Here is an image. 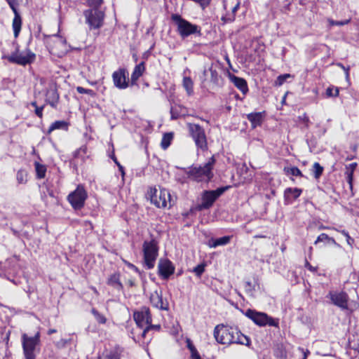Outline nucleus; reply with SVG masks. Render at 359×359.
<instances>
[{"label": "nucleus", "mask_w": 359, "mask_h": 359, "mask_svg": "<svg viewBox=\"0 0 359 359\" xmlns=\"http://www.w3.org/2000/svg\"><path fill=\"white\" fill-rule=\"evenodd\" d=\"M121 350L119 348H116L109 351L104 355V359H121Z\"/></svg>", "instance_id": "c756f323"}, {"label": "nucleus", "mask_w": 359, "mask_h": 359, "mask_svg": "<svg viewBox=\"0 0 359 359\" xmlns=\"http://www.w3.org/2000/svg\"><path fill=\"white\" fill-rule=\"evenodd\" d=\"M114 163L117 165V166L118 167V170L119 171L121 172V175L122 176H124L125 175V172H124V168L119 163V162L117 161L116 158V157H113L112 158Z\"/></svg>", "instance_id": "603ef678"}, {"label": "nucleus", "mask_w": 359, "mask_h": 359, "mask_svg": "<svg viewBox=\"0 0 359 359\" xmlns=\"http://www.w3.org/2000/svg\"><path fill=\"white\" fill-rule=\"evenodd\" d=\"M144 70L145 65L144 62H140L135 67L130 78L131 86L137 85V80L143 74Z\"/></svg>", "instance_id": "4be33fe9"}, {"label": "nucleus", "mask_w": 359, "mask_h": 359, "mask_svg": "<svg viewBox=\"0 0 359 359\" xmlns=\"http://www.w3.org/2000/svg\"><path fill=\"white\" fill-rule=\"evenodd\" d=\"M287 173L292 176L302 177V173L297 167H292L287 170Z\"/></svg>", "instance_id": "37998d69"}, {"label": "nucleus", "mask_w": 359, "mask_h": 359, "mask_svg": "<svg viewBox=\"0 0 359 359\" xmlns=\"http://www.w3.org/2000/svg\"><path fill=\"white\" fill-rule=\"evenodd\" d=\"M58 129L67 130L68 123L66 122L65 121H56L50 125L47 131V133L50 134L53 130Z\"/></svg>", "instance_id": "bb28decb"}, {"label": "nucleus", "mask_w": 359, "mask_h": 359, "mask_svg": "<svg viewBox=\"0 0 359 359\" xmlns=\"http://www.w3.org/2000/svg\"><path fill=\"white\" fill-rule=\"evenodd\" d=\"M160 330H161L160 325H152L151 323H149L145 328H144V330L141 334V336L143 339H145L147 337V335L149 334V332L151 330L159 331Z\"/></svg>", "instance_id": "7c9ffc66"}, {"label": "nucleus", "mask_w": 359, "mask_h": 359, "mask_svg": "<svg viewBox=\"0 0 359 359\" xmlns=\"http://www.w3.org/2000/svg\"><path fill=\"white\" fill-rule=\"evenodd\" d=\"M339 232L346 237L347 243L349 245H352L353 243V239L349 236L348 233L345 230H341Z\"/></svg>", "instance_id": "49530a36"}, {"label": "nucleus", "mask_w": 359, "mask_h": 359, "mask_svg": "<svg viewBox=\"0 0 359 359\" xmlns=\"http://www.w3.org/2000/svg\"><path fill=\"white\" fill-rule=\"evenodd\" d=\"M129 283H130V285H131V286H133V281H131V280H130V281L129 282Z\"/></svg>", "instance_id": "774afa93"}, {"label": "nucleus", "mask_w": 359, "mask_h": 359, "mask_svg": "<svg viewBox=\"0 0 359 359\" xmlns=\"http://www.w3.org/2000/svg\"><path fill=\"white\" fill-rule=\"evenodd\" d=\"M151 203L157 208H170L172 205L171 196L168 189H162L157 194V189L151 188L149 192Z\"/></svg>", "instance_id": "0eeeda50"}, {"label": "nucleus", "mask_w": 359, "mask_h": 359, "mask_svg": "<svg viewBox=\"0 0 359 359\" xmlns=\"http://www.w3.org/2000/svg\"><path fill=\"white\" fill-rule=\"evenodd\" d=\"M238 6H239V4H237L236 6H234V7H233V10H232V11H233V13H235V12L237 11V9H238Z\"/></svg>", "instance_id": "0e129e2a"}, {"label": "nucleus", "mask_w": 359, "mask_h": 359, "mask_svg": "<svg viewBox=\"0 0 359 359\" xmlns=\"http://www.w3.org/2000/svg\"><path fill=\"white\" fill-rule=\"evenodd\" d=\"M245 316L259 326L264 327L266 325H269L278 327V319L273 318L265 313L258 312L252 309H248L245 312Z\"/></svg>", "instance_id": "423d86ee"}, {"label": "nucleus", "mask_w": 359, "mask_h": 359, "mask_svg": "<svg viewBox=\"0 0 359 359\" xmlns=\"http://www.w3.org/2000/svg\"><path fill=\"white\" fill-rule=\"evenodd\" d=\"M218 69L219 67L217 66H214L212 65L208 69H205L203 71L204 78L203 79L202 81L203 82L205 81V77L210 73V81L216 86H220L222 84V77L219 74Z\"/></svg>", "instance_id": "a211bd4d"}, {"label": "nucleus", "mask_w": 359, "mask_h": 359, "mask_svg": "<svg viewBox=\"0 0 359 359\" xmlns=\"http://www.w3.org/2000/svg\"><path fill=\"white\" fill-rule=\"evenodd\" d=\"M229 188V187L226 186L217 188L215 190L205 191L202 195V203L198 205V210L209 209L215 201Z\"/></svg>", "instance_id": "9d476101"}, {"label": "nucleus", "mask_w": 359, "mask_h": 359, "mask_svg": "<svg viewBox=\"0 0 359 359\" xmlns=\"http://www.w3.org/2000/svg\"><path fill=\"white\" fill-rule=\"evenodd\" d=\"M349 22H350V20H344V21H334V20H331L330 21V24L332 25L343 26V25L348 24Z\"/></svg>", "instance_id": "09e8293b"}, {"label": "nucleus", "mask_w": 359, "mask_h": 359, "mask_svg": "<svg viewBox=\"0 0 359 359\" xmlns=\"http://www.w3.org/2000/svg\"><path fill=\"white\" fill-rule=\"evenodd\" d=\"M27 172L25 170H19L17 172L16 179L19 184H24L27 182Z\"/></svg>", "instance_id": "f704fd0d"}, {"label": "nucleus", "mask_w": 359, "mask_h": 359, "mask_svg": "<svg viewBox=\"0 0 359 359\" xmlns=\"http://www.w3.org/2000/svg\"><path fill=\"white\" fill-rule=\"evenodd\" d=\"M231 81L234 86L239 89L243 94H245L248 91V84L246 81L241 77L233 76Z\"/></svg>", "instance_id": "393cba45"}, {"label": "nucleus", "mask_w": 359, "mask_h": 359, "mask_svg": "<svg viewBox=\"0 0 359 359\" xmlns=\"http://www.w3.org/2000/svg\"><path fill=\"white\" fill-rule=\"evenodd\" d=\"M59 98V94L55 87H50L46 90V101L52 107L56 108Z\"/></svg>", "instance_id": "6ab92c4d"}, {"label": "nucleus", "mask_w": 359, "mask_h": 359, "mask_svg": "<svg viewBox=\"0 0 359 359\" xmlns=\"http://www.w3.org/2000/svg\"><path fill=\"white\" fill-rule=\"evenodd\" d=\"M83 15L86 22L90 29H99L103 25L104 13L97 8H90L84 11Z\"/></svg>", "instance_id": "1a4fd4ad"}, {"label": "nucleus", "mask_w": 359, "mask_h": 359, "mask_svg": "<svg viewBox=\"0 0 359 359\" xmlns=\"http://www.w3.org/2000/svg\"><path fill=\"white\" fill-rule=\"evenodd\" d=\"M35 170L36 173V177L38 179H43L46 176V167L38 162H35Z\"/></svg>", "instance_id": "c85d7f7f"}, {"label": "nucleus", "mask_w": 359, "mask_h": 359, "mask_svg": "<svg viewBox=\"0 0 359 359\" xmlns=\"http://www.w3.org/2000/svg\"><path fill=\"white\" fill-rule=\"evenodd\" d=\"M87 198V193L81 185L71 192L67 196V201L75 210H80L84 206L85 201Z\"/></svg>", "instance_id": "f8f14e48"}, {"label": "nucleus", "mask_w": 359, "mask_h": 359, "mask_svg": "<svg viewBox=\"0 0 359 359\" xmlns=\"http://www.w3.org/2000/svg\"><path fill=\"white\" fill-rule=\"evenodd\" d=\"M172 138V136L171 134H165L161 140V147L164 149H167L170 144V141Z\"/></svg>", "instance_id": "c9c22d12"}, {"label": "nucleus", "mask_w": 359, "mask_h": 359, "mask_svg": "<svg viewBox=\"0 0 359 359\" xmlns=\"http://www.w3.org/2000/svg\"><path fill=\"white\" fill-rule=\"evenodd\" d=\"M124 262L130 269L134 270L136 273H140L138 268L137 266H135L134 264H133L128 262H126V261H125Z\"/></svg>", "instance_id": "5fc2aeb1"}, {"label": "nucleus", "mask_w": 359, "mask_h": 359, "mask_svg": "<svg viewBox=\"0 0 359 359\" xmlns=\"http://www.w3.org/2000/svg\"><path fill=\"white\" fill-rule=\"evenodd\" d=\"M70 342V339H62L57 344L58 347H65L67 344Z\"/></svg>", "instance_id": "864d4df0"}, {"label": "nucleus", "mask_w": 359, "mask_h": 359, "mask_svg": "<svg viewBox=\"0 0 359 359\" xmlns=\"http://www.w3.org/2000/svg\"><path fill=\"white\" fill-rule=\"evenodd\" d=\"M57 332V330L55 329H50L48 331V334L50 335L53 333H55Z\"/></svg>", "instance_id": "680f3d73"}, {"label": "nucleus", "mask_w": 359, "mask_h": 359, "mask_svg": "<svg viewBox=\"0 0 359 359\" xmlns=\"http://www.w3.org/2000/svg\"><path fill=\"white\" fill-rule=\"evenodd\" d=\"M171 20L177 25V31L182 39H185L191 34H197L201 35V29L199 26L192 24L188 20L182 18L178 14H172Z\"/></svg>", "instance_id": "7ed1b4c3"}, {"label": "nucleus", "mask_w": 359, "mask_h": 359, "mask_svg": "<svg viewBox=\"0 0 359 359\" xmlns=\"http://www.w3.org/2000/svg\"><path fill=\"white\" fill-rule=\"evenodd\" d=\"M327 97H337L339 95V88L333 86L328 87L326 90Z\"/></svg>", "instance_id": "4c0bfd02"}, {"label": "nucleus", "mask_w": 359, "mask_h": 359, "mask_svg": "<svg viewBox=\"0 0 359 359\" xmlns=\"http://www.w3.org/2000/svg\"><path fill=\"white\" fill-rule=\"evenodd\" d=\"M150 302L154 307L160 310L168 311L169 304L167 299H163L162 291H154L150 295Z\"/></svg>", "instance_id": "dca6fc26"}, {"label": "nucleus", "mask_w": 359, "mask_h": 359, "mask_svg": "<svg viewBox=\"0 0 359 359\" xmlns=\"http://www.w3.org/2000/svg\"><path fill=\"white\" fill-rule=\"evenodd\" d=\"M306 267L310 270L311 271H316V268H314L313 266H312L307 261L306 262V264H305Z\"/></svg>", "instance_id": "bf43d9fd"}, {"label": "nucleus", "mask_w": 359, "mask_h": 359, "mask_svg": "<svg viewBox=\"0 0 359 359\" xmlns=\"http://www.w3.org/2000/svg\"><path fill=\"white\" fill-rule=\"evenodd\" d=\"M299 350L303 353V358L306 359L307 356L309 355L310 352L309 350H304L303 348L299 347Z\"/></svg>", "instance_id": "13d9d810"}, {"label": "nucleus", "mask_w": 359, "mask_h": 359, "mask_svg": "<svg viewBox=\"0 0 359 359\" xmlns=\"http://www.w3.org/2000/svg\"><path fill=\"white\" fill-rule=\"evenodd\" d=\"M356 166H357L356 163H352L349 164L348 165H347L346 168H348V170L351 169L352 170H355Z\"/></svg>", "instance_id": "052dcab7"}, {"label": "nucleus", "mask_w": 359, "mask_h": 359, "mask_svg": "<svg viewBox=\"0 0 359 359\" xmlns=\"http://www.w3.org/2000/svg\"><path fill=\"white\" fill-rule=\"evenodd\" d=\"M188 128L196 147L203 151H206L208 142L204 128L196 123H188Z\"/></svg>", "instance_id": "6e6552de"}, {"label": "nucleus", "mask_w": 359, "mask_h": 359, "mask_svg": "<svg viewBox=\"0 0 359 359\" xmlns=\"http://www.w3.org/2000/svg\"><path fill=\"white\" fill-rule=\"evenodd\" d=\"M191 359H202V358H201V357L200 354H199V353H198V354H196V355H194V356L191 357Z\"/></svg>", "instance_id": "e2e57ef3"}, {"label": "nucleus", "mask_w": 359, "mask_h": 359, "mask_svg": "<svg viewBox=\"0 0 359 359\" xmlns=\"http://www.w3.org/2000/svg\"><path fill=\"white\" fill-rule=\"evenodd\" d=\"M151 338H152L151 334H149V337H148V342H149L151 341Z\"/></svg>", "instance_id": "338daca9"}, {"label": "nucleus", "mask_w": 359, "mask_h": 359, "mask_svg": "<svg viewBox=\"0 0 359 359\" xmlns=\"http://www.w3.org/2000/svg\"><path fill=\"white\" fill-rule=\"evenodd\" d=\"M43 108H44V105L41 106V107H38V106H36V108H35V110H34V112H35V114L39 117V118H42L43 116Z\"/></svg>", "instance_id": "8fccbe9b"}, {"label": "nucleus", "mask_w": 359, "mask_h": 359, "mask_svg": "<svg viewBox=\"0 0 359 359\" xmlns=\"http://www.w3.org/2000/svg\"><path fill=\"white\" fill-rule=\"evenodd\" d=\"M91 313L94 316V317L97 323H99L100 324L106 323V322H107L106 317L104 315H102V313H100L97 310L93 308L91 309Z\"/></svg>", "instance_id": "2f4dec72"}, {"label": "nucleus", "mask_w": 359, "mask_h": 359, "mask_svg": "<svg viewBox=\"0 0 359 359\" xmlns=\"http://www.w3.org/2000/svg\"><path fill=\"white\" fill-rule=\"evenodd\" d=\"M214 337L217 343L229 346L232 344L250 346V339L244 335L237 327L217 325L214 329Z\"/></svg>", "instance_id": "f257e3e1"}, {"label": "nucleus", "mask_w": 359, "mask_h": 359, "mask_svg": "<svg viewBox=\"0 0 359 359\" xmlns=\"http://www.w3.org/2000/svg\"><path fill=\"white\" fill-rule=\"evenodd\" d=\"M144 263L148 269H153L158 255V242L155 239L145 241L142 245Z\"/></svg>", "instance_id": "39448f33"}, {"label": "nucleus", "mask_w": 359, "mask_h": 359, "mask_svg": "<svg viewBox=\"0 0 359 359\" xmlns=\"http://www.w3.org/2000/svg\"><path fill=\"white\" fill-rule=\"evenodd\" d=\"M326 297L331 300L332 304L338 306L341 309H348L349 297L346 292L343 291H330Z\"/></svg>", "instance_id": "ddd939ff"}, {"label": "nucleus", "mask_w": 359, "mask_h": 359, "mask_svg": "<svg viewBox=\"0 0 359 359\" xmlns=\"http://www.w3.org/2000/svg\"><path fill=\"white\" fill-rule=\"evenodd\" d=\"M10 8L12 9L13 8H16L18 4V0H6Z\"/></svg>", "instance_id": "4d7b16f0"}, {"label": "nucleus", "mask_w": 359, "mask_h": 359, "mask_svg": "<svg viewBox=\"0 0 359 359\" xmlns=\"http://www.w3.org/2000/svg\"><path fill=\"white\" fill-rule=\"evenodd\" d=\"M232 236H225L218 238H210L208 241V246L210 248H215L218 246L226 245L229 243Z\"/></svg>", "instance_id": "5701e85b"}, {"label": "nucleus", "mask_w": 359, "mask_h": 359, "mask_svg": "<svg viewBox=\"0 0 359 359\" xmlns=\"http://www.w3.org/2000/svg\"><path fill=\"white\" fill-rule=\"evenodd\" d=\"M76 91L79 93H81V94H88L90 96H94L95 95V92L91 90V89H87V88H84L81 86H78L76 88Z\"/></svg>", "instance_id": "79ce46f5"}, {"label": "nucleus", "mask_w": 359, "mask_h": 359, "mask_svg": "<svg viewBox=\"0 0 359 359\" xmlns=\"http://www.w3.org/2000/svg\"><path fill=\"white\" fill-rule=\"evenodd\" d=\"M158 269L160 276L165 280L168 279L175 271V266L168 259H160Z\"/></svg>", "instance_id": "f3484780"}, {"label": "nucleus", "mask_w": 359, "mask_h": 359, "mask_svg": "<svg viewBox=\"0 0 359 359\" xmlns=\"http://www.w3.org/2000/svg\"><path fill=\"white\" fill-rule=\"evenodd\" d=\"M247 118L255 128L262 124L263 115L262 112L250 113L247 115Z\"/></svg>", "instance_id": "a878e982"}, {"label": "nucleus", "mask_w": 359, "mask_h": 359, "mask_svg": "<svg viewBox=\"0 0 359 359\" xmlns=\"http://www.w3.org/2000/svg\"><path fill=\"white\" fill-rule=\"evenodd\" d=\"M346 170L345 174L346 175V180L348 183L349 184L350 187H352V182L353 179V172L354 170H352L351 169H349L348 168H346Z\"/></svg>", "instance_id": "c03bdc74"}, {"label": "nucleus", "mask_w": 359, "mask_h": 359, "mask_svg": "<svg viewBox=\"0 0 359 359\" xmlns=\"http://www.w3.org/2000/svg\"><path fill=\"white\" fill-rule=\"evenodd\" d=\"M325 241H329L333 243H336L334 238L329 237L326 233H322L318 236L316 241H315V244Z\"/></svg>", "instance_id": "e433bc0d"}, {"label": "nucleus", "mask_w": 359, "mask_h": 359, "mask_svg": "<svg viewBox=\"0 0 359 359\" xmlns=\"http://www.w3.org/2000/svg\"><path fill=\"white\" fill-rule=\"evenodd\" d=\"M291 77H292V76L290 74H281L278 76L276 84L277 86H282L286 81L287 79Z\"/></svg>", "instance_id": "58836bf2"}, {"label": "nucleus", "mask_w": 359, "mask_h": 359, "mask_svg": "<svg viewBox=\"0 0 359 359\" xmlns=\"http://www.w3.org/2000/svg\"><path fill=\"white\" fill-rule=\"evenodd\" d=\"M125 69H119L112 74V79L114 86L119 89H126L129 86V80L126 76Z\"/></svg>", "instance_id": "2eb2a0df"}, {"label": "nucleus", "mask_w": 359, "mask_h": 359, "mask_svg": "<svg viewBox=\"0 0 359 359\" xmlns=\"http://www.w3.org/2000/svg\"><path fill=\"white\" fill-rule=\"evenodd\" d=\"M313 176L316 179H318L323 172V168L320 165V163L316 162L313 165Z\"/></svg>", "instance_id": "72a5a7b5"}, {"label": "nucleus", "mask_w": 359, "mask_h": 359, "mask_svg": "<svg viewBox=\"0 0 359 359\" xmlns=\"http://www.w3.org/2000/svg\"><path fill=\"white\" fill-rule=\"evenodd\" d=\"M298 118L305 125L306 128H309V118L306 114H304L302 116H299Z\"/></svg>", "instance_id": "de8ad7c7"}, {"label": "nucleus", "mask_w": 359, "mask_h": 359, "mask_svg": "<svg viewBox=\"0 0 359 359\" xmlns=\"http://www.w3.org/2000/svg\"><path fill=\"white\" fill-rule=\"evenodd\" d=\"M205 264H201L195 266L193 269V272L195 273V274L198 277H201L203 273L205 271Z\"/></svg>", "instance_id": "ea45409f"}, {"label": "nucleus", "mask_w": 359, "mask_h": 359, "mask_svg": "<svg viewBox=\"0 0 359 359\" xmlns=\"http://www.w3.org/2000/svg\"><path fill=\"white\" fill-rule=\"evenodd\" d=\"M215 163L214 156L209 158L203 165L192 166L187 172L189 178L196 182H209L213 177L212 170Z\"/></svg>", "instance_id": "f03ea898"}, {"label": "nucleus", "mask_w": 359, "mask_h": 359, "mask_svg": "<svg viewBox=\"0 0 359 359\" xmlns=\"http://www.w3.org/2000/svg\"><path fill=\"white\" fill-rule=\"evenodd\" d=\"M170 115L172 120L177 119L180 116L178 112H177L174 107L170 108Z\"/></svg>", "instance_id": "3c124183"}, {"label": "nucleus", "mask_w": 359, "mask_h": 359, "mask_svg": "<svg viewBox=\"0 0 359 359\" xmlns=\"http://www.w3.org/2000/svg\"><path fill=\"white\" fill-rule=\"evenodd\" d=\"M40 332H37L33 337H29L27 334H22V346L25 359H36L39 351L38 346L40 344Z\"/></svg>", "instance_id": "20e7f679"}, {"label": "nucleus", "mask_w": 359, "mask_h": 359, "mask_svg": "<svg viewBox=\"0 0 359 359\" xmlns=\"http://www.w3.org/2000/svg\"><path fill=\"white\" fill-rule=\"evenodd\" d=\"M35 54L30 50H27L26 53H19L18 48L9 55H4L3 57L7 59L10 62L25 66L32 63L35 60Z\"/></svg>", "instance_id": "9b49d317"}, {"label": "nucleus", "mask_w": 359, "mask_h": 359, "mask_svg": "<svg viewBox=\"0 0 359 359\" xmlns=\"http://www.w3.org/2000/svg\"><path fill=\"white\" fill-rule=\"evenodd\" d=\"M244 289H245V292L248 295H250L251 297L254 296V292L255 291V284H252L250 281L247 280L244 283Z\"/></svg>", "instance_id": "473e14b6"}, {"label": "nucleus", "mask_w": 359, "mask_h": 359, "mask_svg": "<svg viewBox=\"0 0 359 359\" xmlns=\"http://www.w3.org/2000/svg\"><path fill=\"white\" fill-rule=\"evenodd\" d=\"M302 190L299 188H287L284 191V197L286 201L297 199L301 194Z\"/></svg>", "instance_id": "b1692460"}, {"label": "nucleus", "mask_w": 359, "mask_h": 359, "mask_svg": "<svg viewBox=\"0 0 359 359\" xmlns=\"http://www.w3.org/2000/svg\"><path fill=\"white\" fill-rule=\"evenodd\" d=\"M187 348L191 352V358L199 353L189 339H187Z\"/></svg>", "instance_id": "a19ab883"}, {"label": "nucleus", "mask_w": 359, "mask_h": 359, "mask_svg": "<svg viewBox=\"0 0 359 359\" xmlns=\"http://www.w3.org/2000/svg\"><path fill=\"white\" fill-rule=\"evenodd\" d=\"M88 5L91 8H97L102 4V0H88Z\"/></svg>", "instance_id": "a18cd8bd"}, {"label": "nucleus", "mask_w": 359, "mask_h": 359, "mask_svg": "<svg viewBox=\"0 0 359 359\" xmlns=\"http://www.w3.org/2000/svg\"><path fill=\"white\" fill-rule=\"evenodd\" d=\"M11 10L14 13V18L13 20L12 26L13 29L14 36L17 38L19 36L21 30L22 18L16 8H13Z\"/></svg>", "instance_id": "412c9836"}, {"label": "nucleus", "mask_w": 359, "mask_h": 359, "mask_svg": "<svg viewBox=\"0 0 359 359\" xmlns=\"http://www.w3.org/2000/svg\"><path fill=\"white\" fill-rule=\"evenodd\" d=\"M276 355L280 358H285L286 357V353L283 349L278 348V351L276 353Z\"/></svg>", "instance_id": "6e6d98bb"}, {"label": "nucleus", "mask_w": 359, "mask_h": 359, "mask_svg": "<svg viewBox=\"0 0 359 359\" xmlns=\"http://www.w3.org/2000/svg\"><path fill=\"white\" fill-rule=\"evenodd\" d=\"M120 273L116 272L109 276L107 280V284L118 291H121L123 289V285L120 280Z\"/></svg>", "instance_id": "aec40b11"}, {"label": "nucleus", "mask_w": 359, "mask_h": 359, "mask_svg": "<svg viewBox=\"0 0 359 359\" xmlns=\"http://www.w3.org/2000/svg\"><path fill=\"white\" fill-rule=\"evenodd\" d=\"M133 318L140 328H145L149 323L152 322L150 310L147 306H142L140 310L135 311Z\"/></svg>", "instance_id": "4468645a"}, {"label": "nucleus", "mask_w": 359, "mask_h": 359, "mask_svg": "<svg viewBox=\"0 0 359 359\" xmlns=\"http://www.w3.org/2000/svg\"><path fill=\"white\" fill-rule=\"evenodd\" d=\"M31 105H32V106H33V107H34V108H36V106H37V104H36V102H31Z\"/></svg>", "instance_id": "69168bd1"}, {"label": "nucleus", "mask_w": 359, "mask_h": 359, "mask_svg": "<svg viewBox=\"0 0 359 359\" xmlns=\"http://www.w3.org/2000/svg\"><path fill=\"white\" fill-rule=\"evenodd\" d=\"M183 87L185 88L187 94L191 95L194 93V82L189 76H185L183 79Z\"/></svg>", "instance_id": "cd10ccee"}]
</instances>
